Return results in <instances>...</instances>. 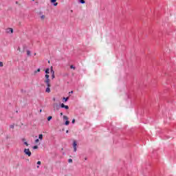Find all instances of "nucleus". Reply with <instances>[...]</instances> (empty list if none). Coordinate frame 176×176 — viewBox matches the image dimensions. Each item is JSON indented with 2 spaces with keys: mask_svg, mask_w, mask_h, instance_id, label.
Instances as JSON below:
<instances>
[{
  "mask_svg": "<svg viewBox=\"0 0 176 176\" xmlns=\"http://www.w3.org/2000/svg\"><path fill=\"white\" fill-rule=\"evenodd\" d=\"M27 56H31V51L30 50L27 51Z\"/></svg>",
  "mask_w": 176,
  "mask_h": 176,
  "instance_id": "18",
  "label": "nucleus"
},
{
  "mask_svg": "<svg viewBox=\"0 0 176 176\" xmlns=\"http://www.w3.org/2000/svg\"><path fill=\"white\" fill-rule=\"evenodd\" d=\"M37 72H41V69H37L35 72L34 74H36Z\"/></svg>",
  "mask_w": 176,
  "mask_h": 176,
  "instance_id": "19",
  "label": "nucleus"
},
{
  "mask_svg": "<svg viewBox=\"0 0 176 176\" xmlns=\"http://www.w3.org/2000/svg\"><path fill=\"white\" fill-rule=\"evenodd\" d=\"M50 71H51L52 75L54 74V70H53V66L51 67Z\"/></svg>",
  "mask_w": 176,
  "mask_h": 176,
  "instance_id": "14",
  "label": "nucleus"
},
{
  "mask_svg": "<svg viewBox=\"0 0 176 176\" xmlns=\"http://www.w3.org/2000/svg\"><path fill=\"white\" fill-rule=\"evenodd\" d=\"M168 138H170L168 136H166L165 140H168Z\"/></svg>",
  "mask_w": 176,
  "mask_h": 176,
  "instance_id": "34",
  "label": "nucleus"
},
{
  "mask_svg": "<svg viewBox=\"0 0 176 176\" xmlns=\"http://www.w3.org/2000/svg\"><path fill=\"white\" fill-rule=\"evenodd\" d=\"M64 120H66L65 122V126H68L69 124V120H68V117L67 116H63Z\"/></svg>",
  "mask_w": 176,
  "mask_h": 176,
  "instance_id": "3",
  "label": "nucleus"
},
{
  "mask_svg": "<svg viewBox=\"0 0 176 176\" xmlns=\"http://www.w3.org/2000/svg\"><path fill=\"white\" fill-rule=\"evenodd\" d=\"M23 152L25 155H27V156H29V157H30L31 155H32V153H31V151H30V148H25L23 150Z\"/></svg>",
  "mask_w": 176,
  "mask_h": 176,
  "instance_id": "1",
  "label": "nucleus"
},
{
  "mask_svg": "<svg viewBox=\"0 0 176 176\" xmlns=\"http://www.w3.org/2000/svg\"><path fill=\"white\" fill-rule=\"evenodd\" d=\"M32 1H35V0H32Z\"/></svg>",
  "mask_w": 176,
  "mask_h": 176,
  "instance_id": "47",
  "label": "nucleus"
},
{
  "mask_svg": "<svg viewBox=\"0 0 176 176\" xmlns=\"http://www.w3.org/2000/svg\"><path fill=\"white\" fill-rule=\"evenodd\" d=\"M72 124H75V119H73L72 121Z\"/></svg>",
  "mask_w": 176,
  "mask_h": 176,
  "instance_id": "32",
  "label": "nucleus"
},
{
  "mask_svg": "<svg viewBox=\"0 0 176 176\" xmlns=\"http://www.w3.org/2000/svg\"><path fill=\"white\" fill-rule=\"evenodd\" d=\"M68 163H72V159H69L68 160Z\"/></svg>",
  "mask_w": 176,
  "mask_h": 176,
  "instance_id": "28",
  "label": "nucleus"
},
{
  "mask_svg": "<svg viewBox=\"0 0 176 176\" xmlns=\"http://www.w3.org/2000/svg\"><path fill=\"white\" fill-rule=\"evenodd\" d=\"M38 140H43V134H39L38 135Z\"/></svg>",
  "mask_w": 176,
  "mask_h": 176,
  "instance_id": "12",
  "label": "nucleus"
},
{
  "mask_svg": "<svg viewBox=\"0 0 176 176\" xmlns=\"http://www.w3.org/2000/svg\"><path fill=\"white\" fill-rule=\"evenodd\" d=\"M69 94H74V91H71L70 92H69Z\"/></svg>",
  "mask_w": 176,
  "mask_h": 176,
  "instance_id": "33",
  "label": "nucleus"
},
{
  "mask_svg": "<svg viewBox=\"0 0 176 176\" xmlns=\"http://www.w3.org/2000/svg\"><path fill=\"white\" fill-rule=\"evenodd\" d=\"M72 145H73V148H74V152H76V151H77L76 147L78 146V142H76V140H74Z\"/></svg>",
  "mask_w": 176,
  "mask_h": 176,
  "instance_id": "2",
  "label": "nucleus"
},
{
  "mask_svg": "<svg viewBox=\"0 0 176 176\" xmlns=\"http://www.w3.org/2000/svg\"><path fill=\"white\" fill-rule=\"evenodd\" d=\"M64 76H68V74H65Z\"/></svg>",
  "mask_w": 176,
  "mask_h": 176,
  "instance_id": "35",
  "label": "nucleus"
},
{
  "mask_svg": "<svg viewBox=\"0 0 176 176\" xmlns=\"http://www.w3.org/2000/svg\"><path fill=\"white\" fill-rule=\"evenodd\" d=\"M53 101H56V98H53Z\"/></svg>",
  "mask_w": 176,
  "mask_h": 176,
  "instance_id": "38",
  "label": "nucleus"
},
{
  "mask_svg": "<svg viewBox=\"0 0 176 176\" xmlns=\"http://www.w3.org/2000/svg\"><path fill=\"white\" fill-rule=\"evenodd\" d=\"M52 79H54V78H56V76L54 74H52Z\"/></svg>",
  "mask_w": 176,
  "mask_h": 176,
  "instance_id": "31",
  "label": "nucleus"
},
{
  "mask_svg": "<svg viewBox=\"0 0 176 176\" xmlns=\"http://www.w3.org/2000/svg\"><path fill=\"white\" fill-rule=\"evenodd\" d=\"M79 3L85 4L86 3V1L85 0H78Z\"/></svg>",
  "mask_w": 176,
  "mask_h": 176,
  "instance_id": "9",
  "label": "nucleus"
},
{
  "mask_svg": "<svg viewBox=\"0 0 176 176\" xmlns=\"http://www.w3.org/2000/svg\"><path fill=\"white\" fill-rule=\"evenodd\" d=\"M48 63H50V60H49Z\"/></svg>",
  "mask_w": 176,
  "mask_h": 176,
  "instance_id": "46",
  "label": "nucleus"
},
{
  "mask_svg": "<svg viewBox=\"0 0 176 176\" xmlns=\"http://www.w3.org/2000/svg\"><path fill=\"white\" fill-rule=\"evenodd\" d=\"M15 112H16V113H19V111H17V110Z\"/></svg>",
  "mask_w": 176,
  "mask_h": 176,
  "instance_id": "40",
  "label": "nucleus"
},
{
  "mask_svg": "<svg viewBox=\"0 0 176 176\" xmlns=\"http://www.w3.org/2000/svg\"><path fill=\"white\" fill-rule=\"evenodd\" d=\"M0 67H3V63L0 61Z\"/></svg>",
  "mask_w": 176,
  "mask_h": 176,
  "instance_id": "30",
  "label": "nucleus"
},
{
  "mask_svg": "<svg viewBox=\"0 0 176 176\" xmlns=\"http://www.w3.org/2000/svg\"><path fill=\"white\" fill-rule=\"evenodd\" d=\"M60 108H65V104L64 103H61V104H60Z\"/></svg>",
  "mask_w": 176,
  "mask_h": 176,
  "instance_id": "17",
  "label": "nucleus"
},
{
  "mask_svg": "<svg viewBox=\"0 0 176 176\" xmlns=\"http://www.w3.org/2000/svg\"><path fill=\"white\" fill-rule=\"evenodd\" d=\"M66 133L68 134V133H69V131L67 130Z\"/></svg>",
  "mask_w": 176,
  "mask_h": 176,
  "instance_id": "36",
  "label": "nucleus"
},
{
  "mask_svg": "<svg viewBox=\"0 0 176 176\" xmlns=\"http://www.w3.org/2000/svg\"><path fill=\"white\" fill-rule=\"evenodd\" d=\"M64 108L65 109H67V110L69 109V107L68 105H65Z\"/></svg>",
  "mask_w": 176,
  "mask_h": 176,
  "instance_id": "20",
  "label": "nucleus"
},
{
  "mask_svg": "<svg viewBox=\"0 0 176 176\" xmlns=\"http://www.w3.org/2000/svg\"><path fill=\"white\" fill-rule=\"evenodd\" d=\"M46 85H47V87H52V85L50 84V82Z\"/></svg>",
  "mask_w": 176,
  "mask_h": 176,
  "instance_id": "22",
  "label": "nucleus"
},
{
  "mask_svg": "<svg viewBox=\"0 0 176 176\" xmlns=\"http://www.w3.org/2000/svg\"><path fill=\"white\" fill-rule=\"evenodd\" d=\"M41 20H44V19H45V15H42V16H41Z\"/></svg>",
  "mask_w": 176,
  "mask_h": 176,
  "instance_id": "25",
  "label": "nucleus"
},
{
  "mask_svg": "<svg viewBox=\"0 0 176 176\" xmlns=\"http://www.w3.org/2000/svg\"><path fill=\"white\" fill-rule=\"evenodd\" d=\"M18 50H20V47H18Z\"/></svg>",
  "mask_w": 176,
  "mask_h": 176,
  "instance_id": "43",
  "label": "nucleus"
},
{
  "mask_svg": "<svg viewBox=\"0 0 176 176\" xmlns=\"http://www.w3.org/2000/svg\"><path fill=\"white\" fill-rule=\"evenodd\" d=\"M45 79H50V78H50V76H49V74H45Z\"/></svg>",
  "mask_w": 176,
  "mask_h": 176,
  "instance_id": "16",
  "label": "nucleus"
},
{
  "mask_svg": "<svg viewBox=\"0 0 176 176\" xmlns=\"http://www.w3.org/2000/svg\"><path fill=\"white\" fill-rule=\"evenodd\" d=\"M57 0H51V3H53L54 6H57L58 3H56Z\"/></svg>",
  "mask_w": 176,
  "mask_h": 176,
  "instance_id": "5",
  "label": "nucleus"
},
{
  "mask_svg": "<svg viewBox=\"0 0 176 176\" xmlns=\"http://www.w3.org/2000/svg\"><path fill=\"white\" fill-rule=\"evenodd\" d=\"M50 91H51L50 87H47V88H46V89H45V92H46V93H50Z\"/></svg>",
  "mask_w": 176,
  "mask_h": 176,
  "instance_id": "11",
  "label": "nucleus"
},
{
  "mask_svg": "<svg viewBox=\"0 0 176 176\" xmlns=\"http://www.w3.org/2000/svg\"><path fill=\"white\" fill-rule=\"evenodd\" d=\"M21 141H22V142H25L26 140H25V138H22Z\"/></svg>",
  "mask_w": 176,
  "mask_h": 176,
  "instance_id": "27",
  "label": "nucleus"
},
{
  "mask_svg": "<svg viewBox=\"0 0 176 176\" xmlns=\"http://www.w3.org/2000/svg\"><path fill=\"white\" fill-rule=\"evenodd\" d=\"M45 72L46 74H50V69L49 68L45 69Z\"/></svg>",
  "mask_w": 176,
  "mask_h": 176,
  "instance_id": "8",
  "label": "nucleus"
},
{
  "mask_svg": "<svg viewBox=\"0 0 176 176\" xmlns=\"http://www.w3.org/2000/svg\"><path fill=\"white\" fill-rule=\"evenodd\" d=\"M85 160H87V157H85Z\"/></svg>",
  "mask_w": 176,
  "mask_h": 176,
  "instance_id": "42",
  "label": "nucleus"
},
{
  "mask_svg": "<svg viewBox=\"0 0 176 176\" xmlns=\"http://www.w3.org/2000/svg\"><path fill=\"white\" fill-rule=\"evenodd\" d=\"M23 144H24V145H25L26 146H28V142H24Z\"/></svg>",
  "mask_w": 176,
  "mask_h": 176,
  "instance_id": "24",
  "label": "nucleus"
},
{
  "mask_svg": "<svg viewBox=\"0 0 176 176\" xmlns=\"http://www.w3.org/2000/svg\"><path fill=\"white\" fill-rule=\"evenodd\" d=\"M60 116H63V113H60Z\"/></svg>",
  "mask_w": 176,
  "mask_h": 176,
  "instance_id": "41",
  "label": "nucleus"
},
{
  "mask_svg": "<svg viewBox=\"0 0 176 176\" xmlns=\"http://www.w3.org/2000/svg\"><path fill=\"white\" fill-rule=\"evenodd\" d=\"M37 164H38V166H41V161H38V162H37Z\"/></svg>",
  "mask_w": 176,
  "mask_h": 176,
  "instance_id": "29",
  "label": "nucleus"
},
{
  "mask_svg": "<svg viewBox=\"0 0 176 176\" xmlns=\"http://www.w3.org/2000/svg\"><path fill=\"white\" fill-rule=\"evenodd\" d=\"M10 129H14V124L10 126Z\"/></svg>",
  "mask_w": 176,
  "mask_h": 176,
  "instance_id": "21",
  "label": "nucleus"
},
{
  "mask_svg": "<svg viewBox=\"0 0 176 176\" xmlns=\"http://www.w3.org/2000/svg\"><path fill=\"white\" fill-rule=\"evenodd\" d=\"M47 119L48 122H50V120H52V119H53V117L52 116H50L47 117Z\"/></svg>",
  "mask_w": 176,
  "mask_h": 176,
  "instance_id": "13",
  "label": "nucleus"
},
{
  "mask_svg": "<svg viewBox=\"0 0 176 176\" xmlns=\"http://www.w3.org/2000/svg\"><path fill=\"white\" fill-rule=\"evenodd\" d=\"M70 69H76V67L74 65H70Z\"/></svg>",
  "mask_w": 176,
  "mask_h": 176,
  "instance_id": "15",
  "label": "nucleus"
},
{
  "mask_svg": "<svg viewBox=\"0 0 176 176\" xmlns=\"http://www.w3.org/2000/svg\"><path fill=\"white\" fill-rule=\"evenodd\" d=\"M69 97H71V95H69L68 97H63V102H67V101H68V100H69Z\"/></svg>",
  "mask_w": 176,
  "mask_h": 176,
  "instance_id": "6",
  "label": "nucleus"
},
{
  "mask_svg": "<svg viewBox=\"0 0 176 176\" xmlns=\"http://www.w3.org/2000/svg\"><path fill=\"white\" fill-rule=\"evenodd\" d=\"M42 112V109H40V113Z\"/></svg>",
  "mask_w": 176,
  "mask_h": 176,
  "instance_id": "44",
  "label": "nucleus"
},
{
  "mask_svg": "<svg viewBox=\"0 0 176 176\" xmlns=\"http://www.w3.org/2000/svg\"><path fill=\"white\" fill-rule=\"evenodd\" d=\"M38 142H39V139H36V140H35V143H36V144H38Z\"/></svg>",
  "mask_w": 176,
  "mask_h": 176,
  "instance_id": "26",
  "label": "nucleus"
},
{
  "mask_svg": "<svg viewBox=\"0 0 176 176\" xmlns=\"http://www.w3.org/2000/svg\"><path fill=\"white\" fill-rule=\"evenodd\" d=\"M53 107L55 109H56V111H58L60 108V106L58 104V103H54Z\"/></svg>",
  "mask_w": 176,
  "mask_h": 176,
  "instance_id": "4",
  "label": "nucleus"
},
{
  "mask_svg": "<svg viewBox=\"0 0 176 176\" xmlns=\"http://www.w3.org/2000/svg\"><path fill=\"white\" fill-rule=\"evenodd\" d=\"M9 32H11V34H13V28H10L7 29V33L9 34Z\"/></svg>",
  "mask_w": 176,
  "mask_h": 176,
  "instance_id": "7",
  "label": "nucleus"
},
{
  "mask_svg": "<svg viewBox=\"0 0 176 176\" xmlns=\"http://www.w3.org/2000/svg\"><path fill=\"white\" fill-rule=\"evenodd\" d=\"M32 148H33V149H38V147L37 145H35Z\"/></svg>",
  "mask_w": 176,
  "mask_h": 176,
  "instance_id": "23",
  "label": "nucleus"
},
{
  "mask_svg": "<svg viewBox=\"0 0 176 176\" xmlns=\"http://www.w3.org/2000/svg\"><path fill=\"white\" fill-rule=\"evenodd\" d=\"M21 93H23V92L24 91V90H23V89H21Z\"/></svg>",
  "mask_w": 176,
  "mask_h": 176,
  "instance_id": "39",
  "label": "nucleus"
},
{
  "mask_svg": "<svg viewBox=\"0 0 176 176\" xmlns=\"http://www.w3.org/2000/svg\"><path fill=\"white\" fill-rule=\"evenodd\" d=\"M37 168H39V166H37Z\"/></svg>",
  "mask_w": 176,
  "mask_h": 176,
  "instance_id": "45",
  "label": "nucleus"
},
{
  "mask_svg": "<svg viewBox=\"0 0 176 176\" xmlns=\"http://www.w3.org/2000/svg\"><path fill=\"white\" fill-rule=\"evenodd\" d=\"M44 82L47 85L50 83V79H45V80H44Z\"/></svg>",
  "mask_w": 176,
  "mask_h": 176,
  "instance_id": "10",
  "label": "nucleus"
},
{
  "mask_svg": "<svg viewBox=\"0 0 176 176\" xmlns=\"http://www.w3.org/2000/svg\"><path fill=\"white\" fill-rule=\"evenodd\" d=\"M15 3L17 5L19 4V1H16Z\"/></svg>",
  "mask_w": 176,
  "mask_h": 176,
  "instance_id": "37",
  "label": "nucleus"
}]
</instances>
